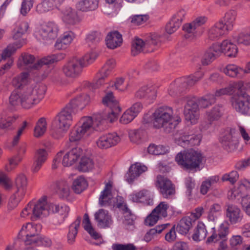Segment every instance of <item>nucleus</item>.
Here are the masks:
<instances>
[{"label": "nucleus", "instance_id": "f257e3e1", "mask_svg": "<svg viewBox=\"0 0 250 250\" xmlns=\"http://www.w3.org/2000/svg\"><path fill=\"white\" fill-rule=\"evenodd\" d=\"M69 211L66 206H61L52 203L47 204L46 197L39 199L36 202H30L21 212L22 217H29L32 221L47 216L51 212L59 213L63 215L60 221H55V225H61L64 220Z\"/></svg>", "mask_w": 250, "mask_h": 250}, {"label": "nucleus", "instance_id": "f03ea898", "mask_svg": "<svg viewBox=\"0 0 250 250\" xmlns=\"http://www.w3.org/2000/svg\"><path fill=\"white\" fill-rule=\"evenodd\" d=\"M46 90L45 85L42 84H37L34 87L15 89L9 96V104L12 106L21 105L24 108H30L41 101Z\"/></svg>", "mask_w": 250, "mask_h": 250}, {"label": "nucleus", "instance_id": "7ed1b4c3", "mask_svg": "<svg viewBox=\"0 0 250 250\" xmlns=\"http://www.w3.org/2000/svg\"><path fill=\"white\" fill-rule=\"evenodd\" d=\"M75 112L67 105L55 117L50 128L51 135L56 139H59L69 128Z\"/></svg>", "mask_w": 250, "mask_h": 250}, {"label": "nucleus", "instance_id": "20e7f679", "mask_svg": "<svg viewBox=\"0 0 250 250\" xmlns=\"http://www.w3.org/2000/svg\"><path fill=\"white\" fill-rule=\"evenodd\" d=\"M101 121H94L91 117H83L81 119L77 126L70 133L69 141L75 142L80 140L83 137L88 136L93 130H97Z\"/></svg>", "mask_w": 250, "mask_h": 250}, {"label": "nucleus", "instance_id": "39448f33", "mask_svg": "<svg viewBox=\"0 0 250 250\" xmlns=\"http://www.w3.org/2000/svg\"><path fill=\"white\" fill-rule=\"evenodd\" d=\"M203 159L202 154L191 149L183 153L180 152L175 157V161L183 169L196 171Z\"/></svg>", "mask_w": 250, "mask_h": 250}, {"label": "nucleus", "instance_id": "423d86ee", "mask_svg": "<svg viewBox=\"0 0 250 250\" xmlns=\"http://www.w3.org/2000/svg\"><path fill=\"white\" fill-rule=\"evenodd\" d=\"M173 116L172 109L169 106H162L157 108L152 114L153 127L160 128L168 125L170 129L175 127L170 122Z\"/></svg>", "mask_w": 250, "mask_h": 250}, {"label": "nucleus", "instance_id": "0eeeda50", "mask_svg": "<svg viewBox=\"0 0 250 250\" xmlns=\"http://www.w3.org/2000/svg\"><path fill=\"white\" fill-rule=\"evenodd\" d=\"M201 78V77L192 76L177 79L170 84L168 89L169 94L172 96L178 95L189 87L194 85Z\"/></svg>", "mask_w": 250, "mask_h": 250}, {"label": "nucleus", "instance_id": "6e6552de", "mask_svg": "<svg viewBox=\"0 0 250 250\" xmlns=\"http://www.w3.org/2000/svg\"><path fill=\"white\" fill-rule=\"evenodd\" d=\"M232 108L239 113L247 115L250 110V96L246 92L239 91L230 99Z\"/></svg>", "mask_w": 250, "mask_h": 250}, {"label": "nucleus", "instance_id": "1a4fd4ad", "mask_svg": "<svg viewBox=\"0 0 250 250\" xmlns=\"http://www.w3.org/2000/svg\"><path fill=\"white\" fill-rule=\"evenodd\" d=\"M85 67L83 59L73 58L63 65L62 71L67 78L76 79L80 76Z\"/></svg>", "mask_w": 250, "mask_h": 250}, {"label": "nucleus", "instance_id": "9d476101", "mask_svg": "<svg viewBox=\"0 0 250 250\" xmlns=\"http://www.w3.org/2000/svg\"><path fill=\"white\" fill-rule=\"evenodd\" d=\"M159 42V37L155 35L150 36L145 42L138 37H136L132 42V55L136 56L142 51L152 52L154 50V48H150L151 47L157 45Z\"/></svg>", "mask_w": 250, "mask_h": 250}, {"label": "nucleus", "instance_id": "9b49d317", "mask_svg": "<svg viewBox=\"0 0 250 250\" xmlns=\"http://www.w3.org/2000/svg\"><path fill=\"white\" fill-rule=\"evenodd\" d=\"M41 229L40 225H33L31 223H27L23 225L19 232L18 237L22 238L23 236H25L24 239L26 245H31L35 243H39V234Z\"/></svg>", "mask_w": 250, "mask_h": 250}, {"label": "nucleus", "instance_id": "f8f14e48", "mask_svg": "<svg viewBox=\"0 0 250 250\" xmlns=\"http://www.w3.org/2000/svg\"><path fill=\"white\" fill-rule=\"evenodd\" d=\"M202 135L200 133H196L194 130L189 132L181 133L179 137H175L176 143L183 147L188 146L199 145L200 143Z\"/></svg>", "mask_w": 250, "mask_h": 250}, {"label": "nucleus", "instance_id": "ddd939ff", "mask_svg": "<svg viewBox=\"0 0 250 250\" xmlns=\"http://www.w3.org/2000/svg\"><path fill=\"white\" fill-rule=\"evenodd\" d=\"M183 100L187 101L184 111L186 119L190 121L191 124H195L199 117V107L195 99L187 100L186 98L179 99L178 103L182 104Z\"/></svg>", "mask_w": 250, "mask_h": 250}, {"label": "nucleus", "instance_id": "4468645a", "mask_svg": "<svg viewBox=\"0 0 250 250\" xmlns=\"http://www.w3.org/2000/svg\"><path fill=\"white\" fill-rule=\"evenodd\" d=\"M156 187L164 198H170L175 194L174 186L170 180L164 176H157Z\"/></svg>", "mask_w": 250, "mask_h": 250}, {"label": "nucleus", "instance_id": "2eb2a0df", "mask_svg": "<svg viewBox=\"0 0 250 250\" xmlns=\"http://www.w3.org/2000/svg\"><path fill=\"white\" fill-rule=\"evenodd\" d=\"M58 25L53 22L42 25L37 34L42 40L48 41L55 39L58 36Z\"/></svg>", "mask_w": 250, "mask_h": 250}, {"label": "nucleus", "instance_id": "dca6fc26", "mask_svg": "<svg viewBox=\"0 0 250 250\" xmlns=\"http://www.w3.org/2000/svg\"><path fill=\"white\" fill-rule=\"evenodd\" d=\"M226 215L232 225L241 222L243 218V213L237 206L228 204L226 205Z\"/></svg>", "mask_w": 250, "mask_h": 250}, {"label": "nucleus", "instance_id": "f3484780", "mask_svg": "<svg viewBox=\"0 0 250 250\" xmlns=\"http://www.w3.org/2000/svg\"><path fill=\"white\" fill-rule=\"evenodd\" d=\"M120 141L116 133H108L102 135L96 142L97 146L102 149H106L116 145Z\"/></svg>", "mask_w": 250, "mask_h": 250}, {"label": "nucleus", "instance_id": "a211bd4d", "mask_svg": "<svg viewBox=\"0 0 250 250\" xmlns=\"http://www.w3.org/2000/svg\"><path fill=\"white\" fill-rule=\"evenodd\" d=\"M83 149L79 146L75 147L69 151L63 153L62 164L64 167H69L76 163L82 156Z\"/></svg>", "mask_w": 250, "mask_h": 250}, {"label": "nucleus", "instance_id": "6ab92c4d", "mask_svg": "<svg viewBox=\"0 0 250 250\" xmlns=\"http://www.w3.org/2000/svg\"><path fill=\"white\" fill-rule=\"evenodd\" d=\"M94 219L100 228H110L113 224L111 216L108 211L104 209H100L94 214Z\"/></svg>", "mask_w": 250, "mask_h": 250}, {"label": "nucleus", "instance_id": "aec40b11", "mask_svg": "<svg viewBox=\"0 0 250 250\" xmlns=\"http://www.w3.org/2000/svg\"><path fill=\"white\" fill-rule=\"evenodd\" d=\"M115 65L116 62L114 60L110 59L107 61L97 75L98 78L96 82L97 86L101 85L104 83L105 79L110 75Z\"/></svg>", "mask_w": 250, "mask_h": 250}, {"label": "nucleus", "instance_id": "412c9836", "mask_svg": "<svg viewBox=\"0 0 250 250\" xmlns=\"http://www.w3.org/2000/svg\"><path fill=\"white\" fill-rule=\"evenodd\" d=\"M116 206L123 212L125 220L124 224L125 225H132L133 224L135 219V215L131 212V211L126 204L124 203L123 198L121 196L117 197Z\"/></svg>", "mask_w": 250, "mask_h": 250}, {"label": "nucleus", "instance_id": "4be33fe9", "mask_svg": "<svg viewBox=\"0 0 250 250\" xmlns=\"http://www.w3.org/2000/svg\"><path fill=\"white\" fill-rule=\"evenodd\" d=\"M135 96L137 99H143L151 101L156 97V90L152 86L145 85L136 91Z\"/></svg>", "mask_w": 250, "mask_h": 250}, {"label": "nucleus", "instance_id": "5701e85b", "mask_svg": "<svg viewBox=\"0 0 250 250\" xmlns=\"http://www.w3.org/2000/svg\"><path fill=\"white\" fill-rule=\"evenodd\" d=\"M62 20L67 24L75 25L81 21L76 10L71 7H66L62 12Z\"/></svg>", "mask_w": 250, "mask_h": 250}, {"label": "nucleus", "instance_id": "b1692460", "mask_svg": "<svg viewBox=\"0 0 250 250\" xmlns=\"http://www.w3.org/2000/svg\"><path fill=\"white\" fill-rule=\"evenodd\" d=\"M228 31L229 30L224 26L223 21H220L209 29L208 33V38L211 40H218L227 34Z\"/></svg>", "mask_w": 250, "mask_h": 250}, {"label": "nucleus", "instance_id": "393cba45", "mask_svg": "<svg viewBox=\"0 0 250 250\" xmlns=\"http://www.w3.org/2000/svg\"><path fill=\"white\" fill-rule=\"evenodd\" d=\"M219 46L214 44L209 47L205 53L202 59V63L204 65H208L221 55Z\"/></svg>", "mask_w": 250, "mask_h": 250}, {"label": "nucleus", "instance_id": "a878e982", "mask_svg": "<svg viewBox=\"0 0 250 250\" xmlns=\"http://www.w3.org/2000/svg\"><path fill=\"white\" fill-rule=\"evenodd\" d=\"M250 188V182L248 180H244L240 182L237 188H234L229 191L228 197L229 200L239 201L242 199V192L244 189Z\"/></svg>", "mask_w": 250, "mask_h": 250}, {"label": "nucleus", "instance_id": "bb28decb", "mask_svg": "<svg viewBox=\"0 0 250 250\" xmlns=\"http://www.w3.org/2000/svg\"><path fill=\"white\" fill-rule=\"evenodd\" d=\"M65 55L63 53H59L49 55L39 60L34 66L36 69H40L44 65H49L54 62L60 61L65 58Z\"/></svg>", "mask_w": 250, "mask_h": 250}, {"label": "nucleus", "instance_id": "cd10ccee", "mask_svg": "<svg viewBox=\"0 0 250 250\" xmlns=\"http://www.w3.org/2000/svg\"><path fill=\"white\" fill-rule=\"evenodd\" d=\"M146 170L147 167L144 165L141 166L140 163L132 165L129 168V172L125 175L126 180L129 183H131L135 178Z\"/></svg>", "mask_w": 250, "mask_h": 250}, {"label": "nucleus", "instance_id": "c85d7f7f", "mask_svg": "<svg viewBox=\"0 0 250 250\" xmlns=\"http://www.w3.org/2000/svg\"><path fill=\"white\" fill-rule=\"evenodd\" d=\"M48 154L44 149H38L34 157V162L32 166L33 172H37L46 161Z\"/></svg>", "mask_w": 250, "mask_h": 250}, {"label": "nucleus", "instance_id": "c756f323", "mask_svg": "<svg viewBox=\"0 0 250 250\" xmlns=\"http://www.w3.org/2000/svg\"><path fill=\"white\" fill-rule=\"evenodd\" d=\"M111 188V185L110 183H107L104 190L102 191L99 199V204L101 206L110 205L114 202Z\"/></svg>", "mask_w": 250, "mask_h": 250}, {"label": "nucleus", "instance_id": "7c9ffc66", "mask_svg": "<svg viewBox=\"0 0 250 250\" xmlns=\"http://www.w3.org/2000/svg\"><path fill=\"white\" fill-rule=\"evenodd\" d=\"M217 44L220 48L221 54L224 53L228 57H233L237 53L238 49L236 45L229 40H224L221 44Z\"/></svg>", "mask_w": 250, "mask_h": 250}, {"label": "nucleus", "instance_id": "2f4dec72", "mask_svg": "<svg viewBox=\"0 0 250 250\" xmlns=\"http://www.w3.org/2000/svg\"><path fill=\"white\" fill-rule=\"evenodd\" d=\"M195 223L188 216L183 217L178 222L176 229L179 233L187 234Z\"/></svg>", "mask_w": 250, "mask_h": 250}, {"label": "nucleus", "instance_id": "473e14b6", "mask_svg": "<svg viewBox=\"0 0 250 250\" xmlns=\"http://www.w3.org/2000/svg\"><path fill=\"white\" fill-rule=\"evenodd\" d=\"M122 41V35L118 31L108 33L105 39L107 46L110 49H114L119 46Z\"/></svg>", "mask_w": 250, "mask_h": 250}, {"label": "nucleus", "instance_id": "72a5a7b5", "mask_svg": "<svg viewBox=\"0 0 250 250\" xmlns=\"http://www.w3.org/2000/svg\"><path fill=\"white\" fill-rule=\"evenodd\" d=\"M35 58L33 55L28 54H24L19 59L18 66L20 68L30 70H37L34 67L35 65Z\"/></svg>", "mask_w": 250, "mask_h": 250}, {"label": "nucleus", "instance_id": "f704fd0d", "mask_svg": "<svg viewBox=\"0 0 250 250\" xmlns=\"http://www.w3.org/2000/svg\"><path fill=\"white\" fill-rule=\"evenodd\" d=\"M89 102V96L86 94H83L74 98L67 105H70V108L74 110L77 107L82 110L88 104Z\"/></svg>", "mask_w": 250, "mask_h": 250}, {"label": "nucleus", "instance_id": "c9c22d12", "mask_svg": "<svg viewBox=\"0 0 250 250\" xmlns=\"http://www.w3.org/2000/svg\"><path fill=\"white\" fill-rule=\"evenodd\" d=\"M98 0H81L76 4L77 9L82 12L93 11L98 6Z\"/></svg>", "mask_w": 250, "mask_h": 250}, {"label": "nucleus", "instance_id": "e433bc0d", "mask_svg": "<svg viewBox=\"0 0 250 250\" xmlns=\"http://www.w3.org/2000/svg\"><path fill=\"white\" fill-rule=\"evenodd\" d=\"M242 85L243 84L241 82L232 83L225 88L216 90L215 93L213 94L215 98V100L217 97L232 94L235 92L236 89H240Z\"/></svg>", "mask_w": 250, "mask_h": 250}, {"label": "nucleus", "instance_id": "4c0bfd02", "mask_svg": "<svg viewBox=\"0 0 250 250\" xmlns=\"http://www.w3.org/2000/svg\"><path fill=\"white\" fill-rule=\"evenodd\" d=\"M64 0H44L37 6L36 10L42 14L52 10L55 5L62 2Z\"/></svg>", "mask_w": 250, "mask_h": 250}, {"label": "nucleus", "instance_id": "58836bf2", "mask_svg": "<svg viewBox=\"0 0 250 250\" xmlns=\"http://www.w3.org/2000/svg\"><path fill=\"white\" fill-rule=\"evenodd\" d=\"M223 107L221 104L215 105L211 109L206 112V119L210 122H214L219 120L223 115Z\"/></svg>", "mask_w": 250, "mask_h": 250}, {"label": "nucleus", "instance_id": "ea45409f", "mask_svg": "<svg viewBox=\"0 0 250 250\" xmlns=\"http://www.w3.org/2000/svg\"><path fill=\"white\" fill-rule=\"evenodd\" d=\"M81 222V217L78 216L76 220L69 227V231L67 234V242L69 244H72L75 241L78 233V229L80 228Z\"/></svg>", "mask_w": 250, "mask_h": 250}, {"label": "nucleus", "instance_id": "a19ab883", "mask_svg": "<svg viewBox=\"0 0 250 250\" xmlns=\"http://www.w3.org/2000/svg\"><path fill=\"white\" fill-rule=\"evenodd\" d=\"M18 116H9L3 111L0 113V128L2 129H10L12 125L15 122Z\"/></svg>", "mask_w": 250, "mask_h": 250}, {"label": "nucleus", "instance_id": "79ce46f5", "mask_svg": "<svg viewBox=\"0 0 250 250\" xmlns=\"http://www.w3.org/2000/svg\"><path fill=\"white\" fill-rule=\"evenodd\" d=\"M207 233L205 224L203 222H199L194 230L192 238L195 241H200L206 238Z\"/></svg>", "mask_w": 250, "mask_h": 250}, {"label": "nucleus", "instance_id": "37998d69", "mask_svg": "<svg viewBox=\"0 0 250 250\" xmlns=\"http://www.w3.org/2000/svg\"><path fill=\"white\" fill-rule=\"evenodd\" d=\"M28 82V74L27 72H22L15 77L12 81V85L16 89L26 88L25 85Z\"/></svg>", "mask_w": 250, "mask_h": 250}, {"label": "nucleus", "instance_id": "c03bdc74", "mask_svg": "<svg viewBox=\"0 0 250 250\" xmlns=\"http://www.w3.org/2000/svg\"><path fill=\"white\" fill-rule=\"evenodd\" d=\"M234 42L238 45H250V31L243 30L233 36Z\"/></svg>", "mask_w": 250, "mask_h": 250}, {"label": "nucleus", "instance_id": "a18cd8bd", "mask_svg": "<svg viewBox=\"0 0 250 250\" xmlns=\"http://www.w3.org/2000/svg\"><path fill=\"white\" fill-rule=\"evenodd\" d=\"M29 27V24L27 22H21L12 31L13 39L17 40L21 38L23 35L27 32Z\"/></svg>", "mask_w": 250, "mask_h": 250}, {"label": "nucleus", "instance_id": "49530a36", "mask_svg": "<svg viewBox=\"0 0 250 250\" xmlns=\"http://www.w3.org/2000/svg\"><path fill=\"white\" fill-rule=\"evenodd\" d=\"M103 36L98 31H92L87 34L85 40L88 46L94 47L102 40Z\"/></svg>", "mask_w": 250, "mask_h": 250}, {"label": "nucleus", "instance_id": "de8ad7c7", "mask_svg": "<svg viewBox=\"0 0 250 250\" xmlns=\"http://www.w3.org/2000/svg\"><path fill=\"white\" fill-rule=\"evenodd\" d=\"M237 12L235 10H230L228 11L224 18V26L229 30H231L235 23Z\"/></svg>", "mask_w": 250, "mask_h": 250}, {"label": "nucleus", "instance_id": "09e8293b", "mask_svg": "<svg viewBox=\"0 0 250 250\" xmlns=\"http://www.w3.org/2000/svg\"><path fill=\"white\" fill-rule=\"evenodd\" d=\"M84 229L95 239H97L101 237V235L95 231L91 225L88 214L85 213L83 221Z\"/></svg>", "mask_w": 250, "mask_h": 250}, {"label": "nucleus", "instance_id": "8fccbe9b", "mask_svg": "<svg viewBox=\"0 0 250 250\" xmlns=\"http://www.w3.org/2000/svg\"><path fill=\"white\" fill-rule=\"evenodd\" d=\"M169 225V224L168 223L162 224L157 226L155 228L150 229L144 236V240L146 242L150 241L157 234L160 233Z\"/></svg>", "mask_w": 250, "mask_h": 250}, {"label": "nucleus", "instance_id": "3c124183", "mask_svg": "<svg viewBox=\"0 0 250 250\" xmlns=\"http://www.w3.org/2000/svg\"><path fill=\"white\" fill-rule=\"evenodd\" d=\"M57 192L62 198H67L70 193L68 184L65 181H59L56 183Z\"/></svg>", "mask_w": 250, "mask_h": 250}, {"label": "nucleus", "instance_id": "603ef678", "mask_svg": "<svg viewBox=\"0 0 250 250\" xmlns=\"http://www.w3.org/2000/svg\"><path fill=\"white\" fill-rule=\"evenodd\" d=\"M27 185V180L26 176L23 174H19L15 180V185L17 188V192L22 195L25 194V190Z\"/></svg>", "mask_w": 250, "mask_h": 250}, {"label": "nucleus", "instance_id": "864d4df0", "mask_svg": "<svg viewBox=\"0 0 250 250\" xmlns=\"http://www.w3.org/2000/svg\"><path fill=\"white\" fill-rule=\"evenodd\" d=\"M121 111L120 106H116L114 108H110L109 110L104 113L102 119L107 120L110 123H113L117 120L118 115Z\"/></svg>", "mask_w": 250, "mask_h": 250}, {"label": "nucleus", "instance_id": "5fc2aeb1", "mask_svg": "<svg viewBox=\"0 0 250 250\" xmlns=\"http://www.w3.org/2000/svg\"><path fill=\"white\" fill-rule=\"evenodd\" d=\"M87 186V184L85 179L80 176L74 180L72 188L76 193L80 194L86 188Z\"/></svg>", "mask_w": 250, "mask_h": 250}, {"label": "nucleus", "instance_id": "6e6d98bb", "mask_svg": "<svg viewBox=\"0 0 250 250\" xmlns=\"http://www.w3.org/2000/svg\"><path fill=\"white\" fill-rule=\"evenodd\" d=\"M216 102L215 98L212 94H208L198 100V107L206 108Z\"/></svg>", "mask_w": 250, "mask_h": 250}, {"label": "nucleus", "instance_id": "4d7b16f0", "mask_svg": "<svg viewBox=\"0 0 250 250\" xmlns=\"http://www.w3.org/2000/svg\"><path fill=\"white\" fill-rule=\"evenodd\" d=\"M224 72L231 77H238L244 72V70L234 64H229L224 69Z\"/></svg>", "mask_w": 250, "mask_h": 250}, {"label": "nucleus", "instance_id": "13d9d810", "mask_svg": "<svg viewBox=\"0 0 250 250\" xmlns=\"http://www.w3.org/2000/svg\"><path fill=\"white\" fill-rule=\"evenodd\" d=\"M221 143L225 149H232L237 144V140L229 133L223 137Z\"/></svg>", "mask_w": 250, "mask_h": 250}, {"label": "nucleus", "instance_id": "bf43d9fd", "mask_svg": "<svg viewBox=\"0 0 250 250\" xmlns=\"http://www.w3.org/2000/svg\"><path fill=\"white\" fill-rule=\"evenodd\" d=\"M47 123L44 118H40L34 128V136L40 137L43 135L46 130Z\"/></svg>", "mask_w": 250, "mask_h": 250}, {"label": "nucleus", "instance_id": "052dcab7", "mask_svg": "<svg viewBox=\"0 0 250 250\" xmlns=\"http://www.w3.org/2000/svg\"><path fill=\"white\" fill-rule=\"evenodd\" d=\"M94 167V162L91 159L83 157L80 162L79 168L81 171L86 172L92 170Z\"/></svg>", "mask_w": 250, "mask_h": 250}, {"label": "nucleus", "instance_id": "680f3d73", "mask_svg": "<svg viewBox=\"0 0 250 250\" xmlns=\"http://www.w3.org/2000/svg\"><path fill=\"white\" fill-rule=\"evenodd\" d=\"M103 104L108 106L110 108H114L116 106H120L118 102L115 99L112 92L107 93L102 99Z\"/></svg>", "mask_w": 250, "mask_h": 250}, {"label": "nucleus", "instance_id": "e2e57ef3", "mask_svg": "<svg viewBox=\"0 0 250 250\" xmlns=\"http://www.w3.org/2000/svg\"><path fill=\"white\" fill-rule=\"evenodd\" d=\"M169 208L166 202H161L153 210L160 217H166L167 216V210Z\"/></svg>", "mask_w": 250, "mask_h": 250}, {"label": "nucleus", "instance_id": "0e129e2a", "mask_svg": "<svg viewBox=\"0 0 250 250\" xmlns=\"http://www.w3.org/2000/svg\"><path fill=\"white\" fill-rule=\"evenodd\" d=\"M239 179V174L237 171L232 170L231 172L224 174L222 178V182L229 181L231 184H234Z\"/></svg>", "mask_w": 250, "mask_h": 250}, {"label": "nucleus", "instance_id": "69168bd1", "mask_svg": "<svg viewBox=\"0 0 250 250\" xmlns=\"http://www.w3.org/2000/svg\"><path fill=\"white\" fill-rule=\"evenodd\" d=\"M24 195H22L18 193V192H16L10 198L9 203L8 207L10 208L13 209L16 207L19 202L21 201V199L23 198Z\"/></svg>", "mask_w": 250, "mask_h": 250}, {"label": "nucleus", "instance_id": "338daca9", "mask_svg": "<svg viewBox=\"0 0 250 250\" xmlns=\"http://www.w3.org/2000/svg\"><path fill=\"white\" fill-rule=\"evenodd\" d=\"M75 38V33L72 31L68 30L64 32L61 37V39L63 44L69 45Z\"/></svg>", "mask_w": 250, "mask_h": 250}, {"label": "nucleus", "instance_id": "774afa93", "mask_svg": "<svg viewBox=\"0 0 250 250\" xmlns=\"http://www.w3.org/2000/svg\"><path fill=\"white\" fill-rule=\"evenodd\" d=\"M181 24L171 19L166 26V31L168 34L175 32L180 26Z\"/></svg>", "mask_w": 250, "mask_h": 250}]
</instances>
